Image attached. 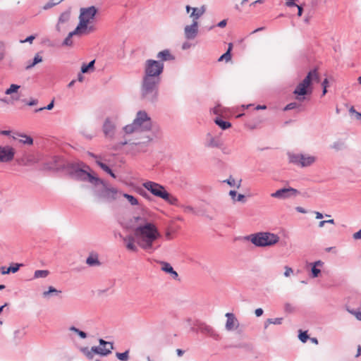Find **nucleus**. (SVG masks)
Masks as SVG:
<instances>
[{
  "label": "nucleus",
  "instance_id": "obj_64",
  "mask_svg": "<svg viewBox=\"0 0 361 361\" xmlns=\"http://www.w3.org/2000/svg\"><path fill=\"white\" fill-rule=\"evenodd\" d=\"M229 195H230V196L231 197V198L233 199V200L235 201V197H236V195H237L236 191H235V190H231V191L229 192Z\"/></svg>",
  "mask_w": 361,
  "mask_h": 361
},
{
  "label": "nucleus",
  "instance_id": "obj_59",
  "mask_svg": "<svg viewBox=\"0 0 361 361\" xmlns=\"http://www.w3.org/2000/svg\"><path fill=\"white\" fill-rule=\"evenodd\" d=\"M38 103V100L36 99H32L30 102H26V104L29 106H35Z\"/></svg>",
  "mask_w": 361,
  "mask_h": 361
},
{
  "label": "nucleus",
  "instance_id": "obj_17",
  "mask_svg": "<svg viewBox=\"0 0 361 361\" xmlns=\"http://www.w3.org/2000/svg\"><path fill=\"white\" fill-rule=\"evenodd\" d=\"M227 318L225 328L227 331H231L237 329L240 325V323L233 313L227 312L225 314Z\"/></svg>",
  "mask_w": 361,
  "mask_h": 361
},
{
  "label": "nucleus",
  "instance_id": "obj_22",
  "mask_svg": "<svg viewBox=\"0 0 361 361\" xmlns=\"http://www.w3.org/2000/svg\"><path fill=\"white\" fill-rule=\"evenodd\" d=\"M207 142L205 144L206 147H221L222 145V142L219 137H215L212 135L211 133L207 134Z\"/></svg>",
  "mask_w": 361,
  "mask_h": 361
},
{
  "label": "nucleus",
  "instance_id": "obj_21",
  "mask_svg": "<svg viewBox=\"0 0 361 361\" xmlns=\"http://www.w3.org/2000/svg\"><path fill=\"white\" fill-rule=\"evenodd\" d=\"M135 239L136 238L135 237V235H128L123 238V240L125 243L126 247L128 250L133 252L137 251V247L135 244Z\"/></svg>",
  "mask_w": 361,
  "mask_h": 361
},
{
  "label": "nucleus",
  "instance_id": "obj_47",
  "mask_svg": "<svg viewBox=\"0 0 361 361\" xmlns=\"http://www.w3.org/2000/svg\"><path fill=\"white\" fill-rule=\"evenodd\" d=\"M298 106V104L296 103V102H291L288 104H287L283 110L284 111H289V110H291V109H294L295 108H297Z\"/></svg>",
  "mask_w": 361,
  "mask_h": 361
},
{
  "label": "nucleus",
  "instance_id": "obj_8",
  "mask_svg": "<svg viewBox=\"0 0 361 361\" xmlns=\"http://www.w3.org/2000/svg\"><path fill=\"white\" fill-rule=\"evenodd\" d=\"M97 12L95 6H92L87 8H81L79 16V23L78 26L82 29L85 32L88 29L89 31L94 30L93 27H87L88 24L94 18Z\"/></svg>",
  "mask_w": 361,
  "mask_h": 361
},
{
  "label": "nucleus",
  "instance_id": "obj_52",
  "mask_svg": "<svg viewBox=\"0 0 361 361\" xmlns=\"http://www.w3.org/2000/svg\"><path fill=\"white\" fill-rule=\"evenodd\" d=\"M99 343L100 345H102V346L108 345L109 347H110V344H113V343L106 341L103 340L102 338L99 339Z\"/></svg>",
  "mask_w": 361,
  "mask_h": 361
},
{
  "label": "nucleus",
  "instance_id": "obj_13",
  "mask_svg": "<svg viewBox=\"0 0 361 361\" xmlns=\"http://www.w3.org/2000/svg\"><path fill=\"white\" fill-rule=\"evenodd\" d=\"M15 149L10 146L0 145V162L8 163L11 161L15 156Z\"/></svg>",
  "mask_w": 361,
  "mask_h": 361
},
{
  "label": "nucleus",
  "instance_id": "obj_31",
  "mask_svg": "<svg viewBox=\"0 0 361 361\" xmlns=\"http://www.w3.org/2000/svg\"><path fill=\"white\" fill-rule=\"evenodd\" d=\"M73 166H78V168L85 169L87 170L88 171H91L90 167L82 161H78V162H75V163H69V164H68L66 169H72V167H73Z\"/></svg>",
  "mask_w": 361,
  "mask_h": 361
},
{
  "label": "nucleus",
  "instance_id": "obj_24",
  "mask_svg": "<svg viewBox=\"0 0 361 361\" xmlns=\"http://www.w3.org/2000/svg\"><path fill=\"white\" fill-rule=\"evenodd\" d=\"M160 264H161V270L163 271L170 274L174 279H177L178 278V273L173 269L169 263L160 262Z\"/></svg>",
  "mask_w": 361,
  "mask_h": 361
},
{
  "label": "nucleus",
  "instance_id": "obj_23",
  "mask_svg": "<svg viewBox=\"0 0 361 361\" xmlns=\"http://www.w3.org/2000/svg\"><path fill=\"white\" fill-rule=\"evenodd\" d=\"M86 264L90 267H99L101 262L99 260L98 254L96 252H91L86 259Z\"/></svg>",
  "mask_w": 361,
  "mask_h": 361
},
{
  "label": "nucleus",
  "instance_id": "obj_29",
  "mask_svg": "<svg viewBox=\"0 0 361 361\" xmlns=\"http://www.w3.org/2000/svg\"><path fill=\"white\" fill-rule=\"evenodd\" d=\"M96 164L106 173L109 174L112 178H116L115 173L112 171V170L104 163L102 162L100 160H97Z\"/></svg>",
  "mask_w": 361,
  "mask_h": 361
},
{
  "label": "nucleus",
  "instance_id": "obj_44",
  "mask_svg": "<svg viewBox=\"0 0 361 361\" xmlns=\"http://www.w3.org/2000/svg\"><path fill=\"white\" fill-rule=\"evenodd\" d=\"M231 59V55L229 52V50H227L226 53H224L223 55L220 56L219 59V61H223L225 60L226 61H229Z\"/></svg>",
  "mask_w": 361,
  "mask_h": 361
},
{
  "label": "nucleus",
  "instance_id": "obj_16",
  "mask_svg": "<svg viewBox=\"0 0 361 361\" xmlns=\"http://www.w3.org/2000/svg\"><path fill=\"white\" fill-rule=\"evenodd\" d=\"M198 34V22L194 21L184 28V35L187 39H194Z\"/></svg>",
  "mask_w": 361,
  "mask_h": 361
},
{
  "label": "nucleus",
  "instance_id": "obj_61",
  "mask_svg": "<svg viewBox=\"0 0 361 361\" xmlns=\"http://www.w3.org/2000/svg\"><path fill=\"white\" fill-rule=\"evenodd\" d=\"M297 8H298V16H301L302 14V12H303V8L301 5H298Z\"/></svg>",
  "mask_w": 361,
  "mask_h": 361
},
{
  "label": "nucleus",
  "instance_id": "obj_19",
  "mask_svg": "<svg viewBox=\"0 0 361 361\" xmlns=\"http://www.w3.org/2000/svg\"><path fill=\"white\" fill-rule=\"evenodd\" d=\"M113 349L114 344H110V347L108 348L106 346H93L91 348V351L101 356H106L111 353Z\"/></svg>",
  "mask_w": 361,
  "mask_h": 361
},
{
  "label": "nucleus",
  "instance_id": "obj_42",
  "mask_svg": "<svg viewBox=\"0 0 361 361\" xmlns=\"http://www.w3.org/2000/svg\"><path fill=\"white\" fill-rule=\"evenodd\" d=\"M20 88V86L18 85L12 84L9 88H8L5 91L6 94H11L14 92H16L17 90Z\"/></svg>",
  "mask_w": 361,
  "mask_h": 361
},
{
  "label": "nucleus",
  "instance_id": "obj_34",
  "mask_svg": "<svg viewBox=\"0 0 361 361\" xmlns=\"http://www.w3.org/2000/svg\"><path fill=\"white\" fill-rule=\"evenodd\" d=\"M94 62H95V61L92 60L90 62H89L88 64H83L81 67V73H86L89 72L90 71H93Z\"/></svg>",
  "mask_w": 361,
  "mask_h": 361
},
{
  "label": "nucleus",
  "instance_id": "obj_15",
  "mask_svg": "<svg viewBox=\"0 0 361 361\" xmlns=\"http://www.w3.org/2000/svg\"><path fill=\"white\" fill-rule=\"evenodd\" d=\"M185 10L188 13L192 11L190 17L192 19V22L197 21V20L206 12V6H202L200 7H191L189 5L185 6Z\"/></svg>",
  "mask_w": 361,
  "mask_h": 361
},
{
  "label": "nucleus",
  "instance_id": "obj_48",
  "mask_svg": "<svg viewBox=\"0 0 361 361\" xmlns=\"http://www.w3.org/2000/svg\"><path fill=\"white\" fill-rule=\"evenodd\" d=\"M348 311L353 314L358 320L361 321V312L360 311H357V310H348Z\"/></svg>",
  "mask_w": 361,
  "mask_h": 361
},
{
  "label": "nucleus",
  "instance_id": "obj_63",
  "mask_svg": "<svg viewBox=\"0 0 361 361\" xmlns=\"http://www.w3.org/2000/svg\"><path fill=\"white\" fill-rule=\"evenodd\" d=\"M295 210H296L297 212H300V213H302V214H305V213H307V211H306L304 208H302V207H295Z\"/></svg>",
  "mask_w": 361,
  "mask_h": 361
},
{
  "label": "nucleus",
  "instance_id": "obj_55",
  "mask_svg": "<svg viewBox=\"0 0 361 361\" xmlns=\"http://www.w3.org/2000/svg\"><path fill=\"white\" fill-rule=\"evenodd\" d=\"M310 265L315 266V267H321L324 265V262L321 260H317L313 263H310Z\"/></svg>",
  "mask_w": 361,
  "mask_h": 361
},
{
  "label": "nucleus",
  "instance_id": "obj_26",
  "mask_svg": "<svg viewBox=\"0 0 361 361\" xmlns=\"http://www.w3.org/2000/svg\"><path fill=\"white\" fill-rule=\"evenodd\" d=\"M12 137L14 140H18V137H20V139H19V142L25 145H30L33 143L32 138L30 136L26 135L13 133Z\"/></svg>",
  "mask_w": 361,
  "mask_h": 361
},
{
  "label": "nucleus",
  "instance_id": "obj_27",
  "mask_svg": "<svg viewBox=\"0 0 361 361\" xmlns=\"http://www.w3.org/2000/svg\"><path fill=\"white\" fill-rule=\"evenodd\" d=\"M61 293V290H57L53 286H49L48 290H45L42 293V296L44 298H49L50 296H57Z\"/></svg>",
  "mask_w": 361,
  "mask_h": 361
},
{
  "label": "nucleus",
  "instance_id": "obj_2",
  "mask_svg": "<svg viewBox=\"0 0 361 361\" xmlns=\"http://www.w3.org/2000/svg\"><path fill=\"white\" fill-rule=\"evenodd\" d=\"M131 223L137 245L149 253L154 252V243L160 237L157 226L142 216H134Z\"/></svg>",
  "mask_w": 361,
  "mask_h": 361
},
{
  "label": "nucleus",
  "instance_id": "obj_58",
  "mask_svg": "<svg viewBox=\"0 0 361 361\" xmlns=\"http://www.w3.org/2000/svg\"><path fill=\"white\" fill-rule=\"evenodd\" d=\"M263 310L262 308H257L255 311V314L257 317H260L263 314Z\"/></svg>",
  "mask_w": 361,
  "mask_h": 361
},
{
  "label": "nucleus",
  "instance_id": "obj_46",
  "mask_svg": "<svg viewBox=\"0 0 361 361\" xmlns=\"http://www.w3.org/2000/svg\"><path fill=\"white\" fill-rule=\"evenodd\" d=\"M320 272H321V270L319 269H318L317 267H315V266H312L311 276L312 278L318 277Z\"/></svg>",
  "mask_w": 361,
  "mask_h": 361
},
{
  "label": "nucleus",
  "instance_id": "obj_14",
  "mask_svg": "<svg viewBox=\"0 0 361 361\" xmlns=\"http://www.w3.org/2000/svg\"><path fill=\"white\" fill-rule=\"evenodd\" d=\"M197 325L198 331L201 333L206 334L215 340H219L220 338L219 334H217L211 326L203 322H199Z\"/></svg>",
  "mask_w": 361,
  "mask_h": 361
},
{
  "label": "nucleus",
  "instance_id": "obj_39",
  "mask_svg": "<svg viewBox=\"0 0 361 361\" xmlns=\"http://www.w3.org/2000/svg\"><path fill=\"white\" fill-rule=\"evenodd\" d=\"M331 147L337 151L343 149L345 147V143L343 141L338 140L334 142L331 146Z\"/></svg>",
  "mask_w": 361,
  "mask_h": 361
},
{
  "label": "nucleus",
  "instance_id": "obj_41",
  "mask_svg": "<svg viewBox=\"0 0 361 361\" xmlns=\"http://www.w3.org/2000/svg\"><path fill=\"white\" fill-rule=\"evenodd\" d=\"M69 330L71 331H73L75 334H77L81 338H87V334L85 332H84V331L77 329L75 326H71L69 328Z\"/></svg>",
  "mask_w": 361,
  "mask_h": 361
},
{
  "label": "nucleus",
  "instance_id": "obj_37",
  "mask_svg": "<svg viewBox=\"0 0 361 361\" xmlns=\"http://www.w3.org/2000/svg\"><path fill=\"white\" fill-rule=\"evenodd\" d=\"M6 55V46L5 43L0 41V63L3 61Z\"/></svg>",
  "mask_w": 361,
  "mask_h": 361
},
{
  "label": "nucleus",
  "instance_id": "obj_60",
  "mask_svg": "<svg viewBox=\"0 0 361 361\" xmlns=\"http://www.w3.org/2000/svg\"><path fill=\"white\" fill-rule=\"evenodd\" d=\"M354 239H361V229L353 234Z\"/></svg>",
  "mask_w": 361,
  "mask_h": 361
},
{
  "label": "nucleus",
  "instance_id": "obj_45",
  "mask_svg": "<svg viewBox=\"0 0 361 361\" xmlns=\"http://www.w3.org/2000/svg\"><path fill=\"white\" fill-rule=\"evenodd\" d=\"M54 100L53 99L47 106L41 107V108L35 109V112L42 111L44 109L51 110L54 108Z\"/></svg>",
  "mask_w": 361,
  "mask_h": 361
},
{
  "label": "nucleus",
  "instance_id": "obj_7",
  "mask_svg": "<svg viewBox=\"0 0 361 361\" xmlns=\"http://www.w3.org/2000/svg\"><path fill=\"white\" fill-rule=\"evenodd\" d=\"M67 171L71 178L75 180L87 181L94 185V186L99 185V183H103V180L94 176L90 173V171H88L85 169L73 166L72 169H67Z\"/></svg>",
  "mask_w": 361,
  "mask_h": 361
},
{
  "label": "nucleus",
  "instance_id": "obj_30",
  "mask_svg": "<svg viewBox=\"0 0 361 361\" xmlns=\"http://www.w3.org/2000/svg\"><path fill=\"white\" fill-rule=\"evenodd\" d=\"M163 200L171 205L177 206L178 203V198L168 192H166V195L163 197Z\"/></svg>",
  "mask_w": 361,
  "mask_h": 361
},
{
  "label": "nucleus",
  "instance_id": "obj_51",
  "mask_svg": "<svg viewBox=\"0 0 361 361\" xmlns=\"http://www.w3.org/2000/svg\"><path fill=\"white\" fill-rule=\"evenodd\" d=\"M295 0H286V5L288 7H297L298 4L295 3Z\"/></svg>",
  "mask_w": 361,
  "mask_h": 361
},
{
  "label": "nucleus",
  "instance_id": "obj_9",
  "mask_svg": "<svg viewBox=\"0 0 361 361\" xmlns=\"http://www.w3.org/2000/svg\"><path fill=\"white\" fill-rule=\"evenodd\" d=\"M288 157L290 163L302 168L310 166L317 161L316 157L306 154L288 152Z\"/></svg>",
  "mask_w": 361,
  "mask_h": 361
},
{
  "label": "nucleus",
  "instance_id": "obj_11",
  "mask_svg": "<svg viewBox=\"0 0 361 361\" xmlns=\"http://www.w3.org/2000/svg\"><path fill=\"white\" fill-rule=\"evenodd\" d=\"M143 186L156 197L163 199L166 195L167 191L165 188L155 182L147 181L143 183Z\"/></svg>",
  "mask_w": 361,
  "mask_h": 361
},
{
  "label": "nucleus",
  "instance_id": "obj_62",
  "mask_svg": "<svg viewBox=\"0 0 361 361\" xmlns=\"http://www.w3.org/2000/svg\"><path fill=\"white\" fill-rule=\"evenodd\" d=\"M226 23H227L226 20H223L220 21V22L217 24V26H218V27H224L226 25Z\"/></svg>",
  "mask_w": 361,
  "mask_h": 361
},
{
  "label": "nucleus",
  "instance_id": "obj_36",
  "mask_svg": "<svg viewBox=\"0 0 361 361\" xmlns=\"http://www.w3.org/2000/svg\"><path fill=\"white\" fill-rule=\"evenodd\" d=\"M20 265L21 264H15L13 266H10L6 269V271H1V274H9L11 272L16 273V272H17L19 270V268H20Z\"/></svg>",
  "mask_w": 361,
  "mask_h": 361
},
{
  "label": "nucleus",
  "instance_id": "obj_43",
  "mask_svg": "<svg viewBox=\"0 0 361 361\" xmlns=\"http://www.w3.org/2000/svg\"><path fill=\"white\" fill-rule=\"evenodd\" d=\"M298 338L302 343H305L307 341L309 336L307 335V331H300Z\"/></svg>",
  "mask_w": 361,
  "mask_h": 361
},
{
  "label": "nucleus",
  "instance_id": "obj_18",
  "mask_svg": "<svg viewBox=\"0 0 361 361\" xmlns=\"http://www.w3.org/2000/svg\"><path fill=\"white\" fill-rule=\"evenodd\" d=\"M102 129L106 137L112 138L115 134L116 125L110 118H106Z\"/></svg>",
  "mask_w": 361,
  "mask_h": 361
},
{
  "label": "nucleus",
  "instance_id": "obj_4",
  "mask_svg": "<svg viewBox=\"0 0 361 361\" xmlns=\"http://www.w3.org/2000/svg\"><path fill=\"white\" fill-rule=\"evenodd\" d=\"M257 247H269L276 244L279 241V237L269 232H259L245 237Z\"/></svg>",
  "mask_w": 361,
  "mask_h": 361
},
{
  "label": "nucleus",
  "instance_id": "obj_49",
  "mask_svg": "<svg viewBox=\"0 0 361 361\" xmlns=\"http://www.w3.org/2000/svg\"><path fill=\"white\" fill-rule=\"evenodd\" d=\"M293 273V270L292 268L289 267H285V271H284V276L286 277L290 276Z\"/></svg>",
  "mask_w": 361,
  "mask_h": 361
},
{
  "label": "nucleus",
  "instance_id": "obj_32",
  "mask_svg": "<svg viewBox=\"0 0 361 361\" xmlns=\"http://www.w3.org/2000/svg\"><path fill=\"white\" fill-rule=\"evenodd\" d=\"M215 123L219 126L222 130H226L231 126V123L221 120V118H216L214 120Z\"/></svg>",
  "mask_w": 361,
  "mask_h": 361
},
{
  "label": "nucleus",
  "instance_id": "obj_38",
  "mask_svg": "<svg viewBox=\"0 0 361 361\" xmlns=\"http://www.w3.org/2000/svg\"><path fill=\"white\" fill-rule=\"evenodd\" d=\"M49 274L48 270H36L34 274V278H46Z\"/></svg>",
  "mask_w": 361,
  "mask_h": 361
},
{
  "label": "nucleus",
  "instance_id": "obj_3",
  "mask_svg": "<svg viewBox=\"0 0 361 361\" xmlns=\"http://www.w3.org/2000/svg\"><path fill=\"white\" fill-rule=\"evenodd\" d=\"M161 82L142 78L140 98L145 103L155 104L159 98V85Z\"/></svg>",
  "mask_w": 361,
  "mask_h": 361
},
{
  "label": "nucleus",
  "instance_id": "obj_5",
  "mask_svg": "<svg viewBox=\"0 0 361 361\" xmlns=\"http://www.w3.org/2000/svg\"><path fill=\"white\" fill-rule=\"evenodd\" d=\"M314 80H319L317 70L310 71L303 80L295 87L293 94L296 95L297 100L302 102L305 99V95L312 93L311 84Z\"/></svg>",
  "mask_w": 361,
  "mask_h": 361
},
{
  "label": "nucleus",
  "instance_id": "obj_1",
  "mask_svg": "<svg viewBox=\"0 0 361 361\" xmlns=\"http://www.w3.org/2000/svg\"><path fill=\"white\" fill-rule=\"evenodd\" d=\"M152 127L151 118L145 111H137L133 123L126 125L123 130L126 134L132 133H145L151 130ZM153 140V137L148 134H144L139 138L134 140H124L120 142L123 146L126 145L135 146L136 150L139 152H145L147 149L148 145Z\"/></svg>",
  "mask_w": 361,
  "mask_h": 361
},
{
  "label": "nucleus",
  "instance_id": "obj_35",
  "mask_svg": "<svg viewBox=\"0 0 361 361\" xmlns=\"http://www.w3.org/2000/svg\"><path fill=\"white\" fill-rule=\"evenodd\" d=\"M122 195L127 199L130 205L135 206L139 204L138 200L134 196L127 193H123Z\"/></svg>",
  "mask_w": 361,
  "mask_h": 361
},
{
  "label": "nucleus",
  "instance_id": "obj_56",
  "mask_svg": "<svg viewBox=\"0 0 361 361\" xmlns=\"http://www.w3.org/2000/svg\"><path fill=\"white\" fill-rule=\"evenodd\" d=\"M284 308L286 312H290L293 310V307L289 303H286L284 306Z\"/></svg>",
  "mask_w": 361,
  "mask_h": 361
},
{
  "label": "nucleus",
  "instance_id": "obj_10",
  "mask_svg": "<svg viewBox=\"0 0 361 361\" xmlns=\"http://www.w3.org/2000/svg\"><path fill=\"white\" fill-rule=\"evenodd\" d=\"M102 185L103 188L100 191L97 192V195L106 200L107 201L112 202L117 199L119 191L116 188H111L108 186L106 182L103 180V183H99V185Z\"/></svg>",
  "mask_w": 361,
  "mask_h": 361
},
{
  "label": "nucleus",
  "instance_id": "obj_20",
  "mask_svg": "<svg viewBox=\"0 0 361 361\" xmlns=\"http://www.w3.org/2000/svg\"><path fill=\"white\" fill-rule=\"evenodd\" d=\"M85 33V32L80 29L78 26L76 27V28L71 32L68 36L65 38V39L63 40V43H62V45L63 46H66V47H71L73 45V40H72V37L74 36V35H82Z\"/></svg>",
  "mask_w": 361,
  "mask_h": 361
},
{
  "label": "nucleus",
  "instance_id": "obj_54",
  "mask_svg": "<svg viewBox=\"0 0 361 361\" xmlns=\"http://www.w3.org/2000/svg\"><path fill=\"white\" fill-rule=\"evenodd\" d=\"M35 38V37L34 35H30V36L27 37L26 39H25L24 40H20V42L21 43H25V42L32 43V42L33 41V39Z\"/></svg>",
  "mask_w": 361,
  "mask_h": 361
},
{
  "label": "nucleus",
  "instance_id": "obj_25",
  "mask_svg": "<svg viewBox=\"0 0 361 361\" xmlns=\"http://www.w3.org/2000/svg\"><path fill=\"white\" fill-rule=\"evenodd\" d=\"M157 58L159 59L158 61H161L162 63L165 61H171L174 59V56L171 54L169 49H164L159 51L157 55Z\"/></svg>",
  "mask_w": 361,
  "mask_h": 361
},
{
  "label": "nucleus",
  "instance_id": "obj_57",
  "mask_svg": "<svg viewBox=\"0 0 361 361\" xmlns=\"http://www.w3.org/2000/svg\"><path fill=\"white\" fill-rule=\"evenodd\" d=\"M185 212H194V208L191 206H183Z\"/></svg>",
  "mask_w": 361,
  "mask_h": 361
},
{
  "label": "nucleus",
  "instance_id": "obj_12",
  "mask_svg": "<svg viewBox=\"0 0 361 361\" xmlns=\"http://www.w3.org/2000/svg\"><path fill=\"white\" fill-rule=\"evenodd\" d=\"M300 192L293 188H283L277 190L275 192L271 194V197L280 199L286 200L297 196Z\"/></svg>",
  "mask_w": 361,
  "mask_h": 361
},
{
  "label": "nucleus",
  "instance_id": "obj_53",
  "mask_svg": "<svg viewBox=\"0 0 361 361\" xmlns=\"http://www.w3.org/2000/svg\"><path fill=\"white\" fill-rule=\"evenodd\" d=\"M42 61V58L39 54H36L33 59L34 64H37L38 63H40Z\"/></svg>",
  "mask_w": 361,
  "mask_h": 361
},
{
  "label": "nucleus",
  "instance_id": "obj_6",
  "mask_svg": "<svg viewBox=\"0 0 361 361\" xmlns=\"http://www.w3.org/2000/svg\"><path fill=\"white\" fill-rule=\"evenodd\" d=\"M164 71V63L154 59H147L144 66L142 78L161 82Z\"/></svg>",
  "mask_w": 361,
  "mask_h": 361
},
{
  "label": "nucleus",
  "instance_id": "obj_50",
  "mask_svg": "<svg viewBox=\"0 0 361 361\" xmlns=\"http://www.w3.org/2000/svg\"><path fill=\"white\" fill-rule=\"evenodd\" d=\"M224 183H226L230 186H234L235 185V180L232 176H230L229 178L223 181Z\"/></svg>",
  "mask_w": 361,
  "mask_h": 361
},
{
  "label": "nucleus",
  "instance_id": "obj_33",
  "mask_svg": "<svg viewBox=\"0 0 361 361\" xmlns=\"http://www.w3.org/2000/svg\"><path fill=\"white\" fill-rule=\"evenodd\" d=\"M283 321V318H274V319H268L264 323V329H267L269 324H281Z\"/></svg>",
  "mask_w": 361,
  "mask_h": 361
},
{
  "label": "nucleus",
  "instance_id": "obj_40",
  "mask_svg": "<svg viewBox=\"0 0 361 361\" xmlns=\"http://www.w3.org/2000/svg\"><path fill=\"white\" fill-rule=\"evenodd\" d=\"M129 351L126 350L123 353H116V355L117 358L121 361H127L129 359Z\"/></svg>",
  "mask_w": 361,
  "mask_h": 361
},
{
  "label": "nucleus",
  "instance_id": "obj_28",
  "mask_svg": "<svg viewBox=\"0 0 361 361\" xmlns=\"http://www.w3.org/2000/svg\"><path fill=\"white\" fill-rule=\"evenodd\" d=\"M70 19V13L68 12L62 13L59 18V23L56 25V30L59 32H61L60 24L68 23Z\"/></svg>",
  "mask_w": 361,
  "mask_h": 361
}]
</instances>
